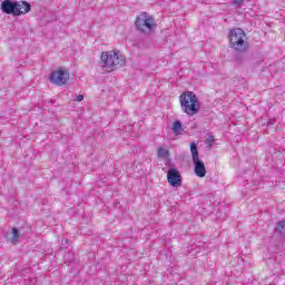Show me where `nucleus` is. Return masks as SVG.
Returning <instances> with one entry per match:
<instances>
[{
	"instance_id": "obj_11",
	"label": "nucleus",
	"mask_w": 285,
	"mask_h": 285,
	"mask_svg": "<svg viewBox=\"0 0 285 285\" xmlns=\"http://www.w3.org/2000/svg\"><path fill=\"white\" fill-rule=\"evenodd\" d=\"M190 153H191L193 161L199 160V150L197 149V144L195 142L190 144Z\"/></svg>"
},
{
	"instance_id": "obj_6",
	"label": "nucleus",
	"mask_w": 285,
	"mask_h": 285,
	"mask_svg": "<svg viewBox=\"0 0 285 285\" xmlns=\"http://www.w3.org/2000/svg\"><path fill=\"white\" fill-rule=\"evenodd\" d=\"M167 183L173 188H179L181 186V174L177 168H169L167 171Z\"/></svg>"
},
{
	"instance_id": "obj_1",
	"label": "nucleus",
	"mask_w": 285,
	"mask_h": 285,
	"mask_svg": "<svg viewBox=\"0 0 285 285\" xmlns=\"http://www.w3.org/2000/svg\"><path fill=\"white\" fill-rule=\"evenodd\" d=\"M100 66L104 72H112L118 66H126V57L119 51H102L100 55Z\"/></svg>"
},
{
	"instance_id": "obj_7",
	"label": "nucleus",
	"mask_w": 285,
	"mask_h": 285,
	"mask_svg": "<svg viewBox=\"0 0 285 285\" xmlns=\"http://www.w3.org/2000/svg\"><path fill=\"white\" fill-rule=\"evenodd\" d=\"M18 6L13 10V17H21L22 14H28L30 12L31 7L28 1H14Z\"/></svg>"
},
{
	"instance_id": "obj_2",
	"label": "nucleus",
	"mask_w": 285,
	"mask_h": 285,
	"mask_svg": "<svg viewBox=\"0 0 285 285\" xmlns=\"http://www.w3.org/2000/svg\"><path fill=\"white\" fill-rule=\"evenodd\" d=\"M179 104L185 115L193 117L202 110L199 98L193 91H185L179 96Z\"/></svg>"
},
{
	"instance_id": "obj_10",
	"label": "nucleus",
	"mask_w": 285,
	"mask_h": 285,
	"mask_svg": "<svg viewBox=\"0 0 285 285\" xmlns=\"http://www.w3.org/2000/svg\"><path fill=\"white\" fill-rule=\"evenodd\" d=\"M11 238H10V243L13 244V246H17V244H19V239L21 238V234H19V229L13 227L11 230Z\"/></svg>"
},
{
	"instance_id": "obj_17",
	"label": "nucleus",
	"mask_w": 285,
	"mask_h": 285,
	"mask_svg": "<svg viewBox=\"0 0 285 285\" xmlns=\"http://www.w3.org/2000/svg\"><path fill=\"white\" fill-rule=\"evenodd\" d=\"M76 101H83V95H79V96L76 98Z\"/></svg>"
},
{
	"instance_id": "obj_9",
	"label": "nucleus",
	"mask_w": 285,
	"mask_h": 285,
	"mask_svg": "<svg viewBox=\"0 0 285 285\" xmlns=\"http://www.w3.org/2000/svg\"><path fill=\"white\" fill-rule=\"evenodd\" d=\"M18 3H14L10 0H4L1 3V10L4 14H13L14 16V8H17Z\"/></svg>"
},
{
	"instance_id": "obj_8",
	"label": "nucleus",
	"mask_w": 285,
	"mask_h": 285,
	"mask_svg": "<svg viewBox=\"0 0 285 285\" xmlns=\"http://www.w3.org/2000/svg\"><path fill=\"white\" fill-rule=\"evenodd\" d=\"M194 161V173L196 177H206V165L202 159L193 160Z\"/></svg>"
},
{
	"instance_id": "obj_12",
	"label": "nucleus",
	"mask_w": 285,
	"mask_h": 285,
	"mask_svg": "<svg viewBox=\"0 0 285 285\" xmlns=\"http://www.w3.org/2000/svg\"><path fill=\"white\" fill-rule=\"evenodd\" d=\"M157 157H159L160 159H168V157H170V154H168V149L159 147L157 149Z\"/></svg>"
},
{
	"instance_id": "obj_3",
	"label": "nucleus",
	"mask_w": 285,
	"mask_h": 285,
	"mask_svg": "<svg viewBox=\"0 0 285 285\" xmlns=\"http://www.w3.org/2000/svg\"><path fill=\"white\" fill-rule=\"evenodd\" d=\"M230 48L237 52H246L248 50V41H246V32L242 28H234L228 32Z\"/></svg>"
},
{
	"instance_id": "obj_4",
	"label": "nucleus",
	"mask_w": 285,
	"mask_h": 285,
	"mask_svg": "<svg viewBox=\"0 0 285 285\" xmlns=\"http://www.w3.org/2000/svg\"><path fill=\"white\" fill-rule=\"evenodd\" d=\"M135 26L140 32L147 33L154 30V28H157V22H155L153 16L141 12L136 17Z\"/></svg>"
},
{
	"instance_id": "obj_13",
	"label": "nucleus",
	"mask_w": 285,
	"mask_h": 285,
	"mask_svg": "<svg viewBox=\"0 0 285 285\" xmlns=\"http://www.w3.org/2000/svg\"><path fill=\"white\" fill-rule=\"evenodd\" d=\"M183 128H181V122L179 120H176L173 125V131L176 134V135H179L180 132H183Z\"/></svg>"
},
{
	"instance_id": "obj_16",
	"label": "nucleus",
	"mask_w": 285,
	"mask_h": 285,
	"mask_svg": "<svg viewBox=\"0 0 285 285\" xmlns=\"http://www.w3.org/2000/svg\"><path fill=\"white\" fill-rule=\"evenodd\" d=\"M244 3V0H234L233 4L234 6H242Z\"/></svg>"
},
{
	"instance_id": "obj_14",
	"label": "nucleus",
	"mask_w": 285,
	"mask_h": 285,
	"mask_svg": "<svg viewBox=\"0 0 285 285\" xmlns=\"http://www.w3.org/2000/svg\"><path fill=\"white\" fill-rule=\"evenodd\" d=\"M277 233H281V235H284L285 233V220H282L278 223V228H276Z\"/></svg>"
},
{
	"instance_id": "obj_15",
	"label": "nucleus",
	"mask_w": 285,
	"mask_h": 285,
	"mask_svg": "<svg viewBox=\"0 0 285 285\" xmlns=\"http://www.w3.org/2000/svg\"><path fill=\"white\" fill-rule=\"evenodd\" d=\"M207 144H208V146H213V144H215V136H208Z\"/></svg>"
},
{
	"instance_id": "obj_5",
	"label": "nucleus",
	"mask_w": 285,
	"mask_h": 285,
	"mask_svg": "<svg viewBox=\"0 0 285 285\" xmlns=\"http://www.w3.org/2000/svg\"><path fill=\"white\" fill-rule=\"evenodd\" d=\"M49 81L53 86H66L70 81V70L66 67H59L56 70L51 71L49 75Z\"/></svg>"
}]
</instances>
